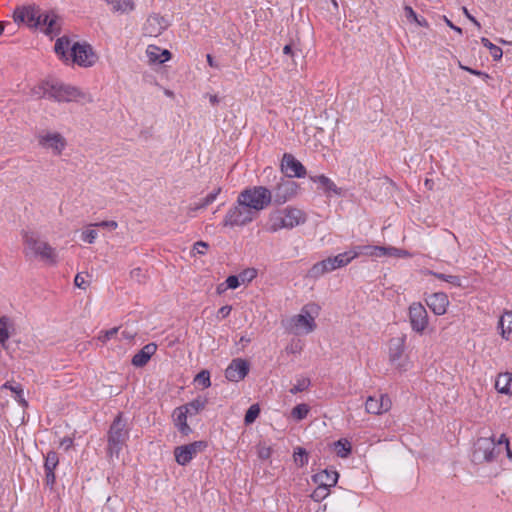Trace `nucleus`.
<instances>
[{"label": "nucleus", "instance_id": "7ed1b4c3", "mask_svg": "<svg viewBox=\"0 0 512 512\" xmlns=\"http://www.w3.org/2000/svg\"><path fill=\"white\" fill-rule=\"evenodd\" d=\"M130 429L128 421L122 412H119L110 425L107 433V454L110 457H119L123 447L129 439Z\"/></svg>", "mask_w": 512, "mask_h": 512}, {"label": "nucleus", "instance_id": "c03bdc74", "mask_svg": "<svg viewBox=\"0 0 512 512\" xmlns=\"http://www.w3.org/2000/svg\"><path fill=\"white\" fill-rule=\"evenodd\" d=\"M329 488L318 484L317 488L312 492L311 498L316 502L324 500L329 495Z\"/></svg>", "mask_w": 512, "mask_h": 512}, {"label": "nucleus", "instance_id": "49530a36", "mask_svg": "<svg viewBox=\"0 0 512 512\" xmlns=\"http://www.w3.org/2000/svg\"><path fill=\"white\" fill-rule=\"evenodd\" d=\"M293 457L295 463L300 467H303L308 463V453L304 448L298 447L297 450L294 452Z\"/></svg>", "mask_w": 512, "mask_h": 512}, {"label": "nucleus", "instance_id": "cd10ccee", "mask_svg": "<svg viewBox=\"0 0 512 512\" xmlns=\"http://www.w3.org/2000/svg\"><path fill=\"white\" fill-rule=\"evenodd\" d=\"M495 388L499 393L511 395L512 394V373L506 372L498 375Z\"/></svg>", "mask_w": 512, "mask_h": 512}, {"label": "nucleus", "instance_id": "774afa93", "mask_svg": "<svg viewBox=\"0 0 512 512\" xmlns=\"http://www.w3.org/2000/svg\"><path fill=\"white\" fill-rule=\"evenodd\" d=\"M444 20H445L446 24H447L450 28L454 29L455 31H457V32H458V33H460V34L462 33V29H461V28H459V27H457V26H455V25H454V24H453V23H452V22H451V21H450L446 16H444Z\"/></svg>", "mask_w": 512, "mask_h": 512}, {"label": "nucleus", "instance_id": "6e6d98bb", "mask_svg": "<svg viewBox=\"0 0 512 512\" xmlns=\"http://www.w3.org/2000/svg\"><path fill=\"white\" fill-rule=\"evenodd\" d=\"M74 284H75V286H77L78 288H81V289H86V287L88 285L85 278L82 276L81 273H78L75 276Z\"/></svg>", "mask_w": 512, "mask_h": 512}, {"label": "nucleus", "instance_id": "c756f323", "mask_svg": "<svg viewBox=\"0 0 512 512\" xmlns=\"http://www.w3.org/2000/svg\"><path fill=\"white\" fill-rule=\"evenodd\" d=\"M501 336L509 340L512 337V312H505L499 320Z\"/></svg>", "mask_w": 512, "mask_h": 512}, {"label": "nucleus", "instance_id": "39448f33", "mask_svg": "<svg viewBox=\"0 0 512 512\" xmlns=\"http://www.w3.org/2000/svg\"><path fill=\"white\" fill-rule=\"evenodd\" d=\"M501 453V448L491 437H480L473 446L471 460L474 464L490 463L497 459Z\"/></svg>", "mask_w": 512, "mask_h": 512}, {"label": "nucleus", "instance_id": "412c9836", "mask_svg": "<svg viewBox=\"0 0 512 512\" xmlns=\"http://www.w3.org/2000/svg\"><path fill=\"white\" fill-rule=\"evenodd\" d=\"M426 304L436 315H443L447 311V307L449 305L448 297L443 292H437L431 294L426 299Z\"/></svg>", "mask_w": 512, "mask_h": 512}, {"label": "nucleus", "instance_id": "c9c22d12", "mask_svg": "<svg viewBox=\"0 0 512 512\" xmlns=\"http://www.w3.org/2000/svg\"><path fill=\"white\" fill-rule=\"evenodd\" d=\"M220 192L221 188L218 187L216 190H214L213 192L209 193L206 197H204L199 203H196L194 207H190V210L195 212L200 209L206 208L216 200Z\"/></svg>", "mask_w": 512, "mask_h": 512}, {"label": "nucleus", "instance_id": "0e129e2a", "mask_svg": "<svg viewBox=\"0 0 512 512\" xmlns=\"http://www.w3.org/2000/svg\"><path fill=\"white\" fill-rule=\"evenodd\" d=\"M405 11L408 19L417 20V14L410 6H406Z\"/></svg>", "mask_w": 512, "mask_h": 512}, {"label": "nucleus", "instance_id": "680f3d73", "mask_svg": "<svg viewBox=\"0 0 512 512\" xmlns=\"http://www.w3.org/2000/svg\"><path fill=\"white\" fill-rule=\"evenodd\" d=\"M50 16H51V13H41L40 12V19H39V25L38 26L46 27L47 22H48Z\"/></svg>", "mask_w": 512, "mask_h": 512}, {"label": "nucleus", "instance_id": "7c9ffc66", "mask_svg": "<svg viewBox=\"0 0 512 512\" xmlns=\"http://www.w3.org/2000/svg\"><path fill=\"white\" fill-rule=\"evenodd\" d=\"M333 450L340 458H347L352 452V445L346 438L339 439L333 443Z\"/></svg>", "mask_w": 512, "mask_h": 512}, {"label": "nucleus", "instance_id": "bb28decb", "mask_svg": "<svg viewBox=\"0 0 512 512\" xmlns=\"http://www.w3.org/2000/svg\"><path fill=\"white\" fill-rule=\"evenodd\" d=\"M111 6V11L118 14H128L135 9L133 0H103Z\"/></svg>", "mask_w": 512, "mask_h": 512}, {"label": "nucleus", "instance_id": "e433bc0d", "mask_svg": "<svg viewBox=\"0 0 512 512\" xmlns=\"http://www.w3.org/2000/svg\"><path fill=\"white\" fill-rule=\"evenodd\" d=\"M10 319L7 316L0 317V346L6 348V342L10 337L9 333Z\"/></svg>", "mask_w": 512, "mask_h": 512}, {"label": "nucleus", "instance_id": "dca6fc26", "mask_svg": "<svg viewBox=\"0 0 512 512\" xmlns=\"http://www.w3.org/2000/svg\"><path fill=\"white\" fill-rule=\"evenodd\" d=\"M250 364L242 358H235L231 361L225 370V377L232 382H238L244 379L249 373Z\"/></svg>", "mask_w": 512, "mask_h": 512}, {"label": "nucleus", "instance_id": "37998d69", "mask_svg": "<svg viewBox=\"0 0 512 512\" xmlns=\"http://www.w3.org/2000/svg\"><path fill=\"white\" fill-rule=\"evenodd\" d=\"M260 414V408L257 404L251 405L246 411L244 416V422L246 425L252 424Z\"/></svg>", "mask_w": 512, "mask_h": 512}, {"label": "nucleus", "instance_id": "4d7b16f0", "mask_svg": "<svg viewBox=\"0 0 512 512\" xmlns=\"http://www.w3.org/2000/svg\"><path fill=\"white\" fill-rule=\"evenodd\" d=\"M208 247H209L208 243H206L204 241H198L194 244V250H196V252L198 254H205Z\"/></svg>", "mask_w": 512, "mask_h": 512}, {"label": "nucleus", "instance_id": "20e7f679", "mask_svg": "<svg viewBox=\"0 0 512 512\" xmlns=\"http://www.w3.org/2000/svg\"><path fill=\"white\" fill-rule=\"evenodd\" d=\"M238 197L239 203L253 210L256 215L272 203V192L264 186L246 188Z\"/></svg>", "mask_w": 512, "mask_h": 512}, {"label": "nucleus", "instance_id": "a211bd4d", "mask_svg": "<svg viewBox=\"0 0 512 512\" xmlns=\"http://www.w3.org/2000/svg\"><path fill=\"white\" fill-rule=\"evenodd\" d=\"M169 26V22L159 14L150 15L143 26L144 35L157 37Z\"/></svg>", "mask_w": 512, "mask_h": 512}, {"label": "nucleus", "instance_id": "aec40b11", "mask_svg": "<svg viewBox=\"0 0 512 512\" xmlns=\"http://www.w3.org/2000/svg\"><path fill=\"white\" fill-rule=\"evenodd\" d=\"M39 144L52 149L56 155H60L66 146V140L59 133H48L46 135L40 136Z\"/></svg>", "mask_w": 512, "mask_h": 512}, {"label": "nucleus", "instance_id": "f257e3e1", "mask_svg": "<svg viewBox=\"0 0 512 512\" xmlns=\"http://www.w3.org/2000/svg\"><path fill=\"white\" fill-rule=\"evenodd\" d=\"M32 94L36 95L38 98L48 94L58 102L83 100L84 102L91 103L93 101L89 93H85L75 86L64 84L56 80L42 81L37 87L32 89Z\"/></svg>", "mask_w": 512, "mask_h": 512}, {"label": "nucleus", "instance_id": "79ce46f5", "mask_svg": "<svg viewBox=\"0 0 512 512\" xmlns=\"http://www.w3.org/2000/svg\"><path fill=\"white\" fill-rule=\"evenodd\" d=\"M311 385V381L309 378H299L297 379V383L289 390V392L293 395L308 390Z\"/></svg>", "mask_w": 512, "mask_h": 512}, {"label": "nucleus", "instance_id": "13d9d810", "mask_svg": "<svg viewBox=\"0 0 512 512\" xmlns=\"http://www.w3.org/2000/svg\"><path fill=\"white\" fill-rule=\"evenodd\" d=\"M93 225L97 226V227L109 228L111 230H115L117 228V226H118L117 222L113 221V220L102 221V222H99V223H96V224H93Z\"/></svg>", "mask_w": 512, "mask_h": 512}, {"label": "nucleus", "instance_id": "f03ea898", "mask_svg": "<svg viewBox=\"0 0 512 512\" xmlns=\"http://www.w3.org/2000/svg\"><path fill=\"white\" fill-rule=\"evenodd\" d=\"M23 253L27 259L37 258L47 265L55 266L58 262V255L47 241L33 231H23Z\"/></svg>", "mask_w": 512, "mask_h": 512}, {"label": "nucleus", "instance_id": "09e8293b", "mask_svg": "<svg viewBox=\"0 0 512 512\" xmlns=\"http://www.w3.org/2000/svg\"><path fill=\"white\" fill-rule=\"evenodd\" d=\"M238 276L242 283L250 282L257 276V271L254 268L245 269Z\"/></svg>", "mask_w": 512, "mask_h": 512}, {"label": "nucleus", "instance_id": "f704fd0d", "mask_svg": "<svg viewBox=\"0 0 512 512\" xmlns=\"http://www.w3.org/2000/svg\"><path fill=\"white\" fill-rule=\"evenodd\" d=\"M207 403H208L207 399L198 397V398L192 400L191 402H189L185 405H182V407L187 408L189 415H196L197 413H199L200 411L205 409Z\"/></svg>", "mask_w": 512, "mask_h": 512}, {"label": "nucleus", "instance_id": "2eb2a0df", "mask_svg": "<svg viewBox=\"0 0 512 512\" xmlns=\"http://www.w3.org/2000/svg\"><path fill=\"white\" fill-rule=\"evenodd\" d=\"M281 170L288 178H303L306 175V168L290 153L283 155Z\"/></svg>", "mask_w": 512, "mask_h": 512}, {"label": "nucleus", "instance_id": "ea45409f", "mask_svg": "<svg viewBox=\"0 0 512 512\" xmlns=\"http://www.w3.org/2000/svg\"><path fill=\"white\" fill-rule=\"evenodd\" d=\"M59 463V457L57 452L49 451L45 457L44 469L45 471H55Z\"/></svg>", "mask_w": 512, "mask_h": 512}, {"label": "nucleus", "instance_id": "2f4dec72", "mask_svg": "<svg viewBox=\"0 0 512 512\" xmlns=\"http://www.w3.org/2000/svg\"><path fill=\"white\" fill-rule=\"evenodd\" d=\"M71 40L64 36L59 38L55 43V52L61 56V59H68V54L71 57Z\"/></svg>", "mask_w": 512, "mask_h": 512}, {"label": "nucleus", "instance_id": "9d476101", "mask_svg": "<svg viewBox=\"0 0 512 512\" xmlns=\"http://www.w3.org/2000/svg\"><path fill=\"white\" fill-rule=\"evenodd\" d=\"M73 64H95L99 57L93 47L87 42H74L71 46Z\"/></svg>", "mask_w": 512, "mask_h": 512}, {"label": "nucleus", "instance_id": "bf43d9fd", "mask_svg": "<svg viewBox=\"0 0 512 512\" xmlns=\"http://www.w3.org/2000/svg\"><path fill=\"white\" fill-rule=\"evenodd\" d=\"M232 310V307L229 306V305H226V306H223L221 307L218 312H217V316L224 319L226 317L229 316L230 312Z\"/></svg>", "mask_w": 512, "mask_h": 512}, {"label": "nucleus", "instance_id": "5fc2aeb1", "mask_svg": "<svg viewBox=\"0 0 512 512\" xmlns=\"http://www.w3.org/2000/svg\"><path fill=\"white\" fill-rule=\"evenodd\" d=\"M56 482V476L54 471H45V483L47 486H49L51 489L53 488L54 484Z\"/></svg>", "mask_w": 512, "mask_h": 512}, {"label": "nucleus", "instance_id": "a18cd8bd", "mask_svg": "<svg viewBox=\"0 0 512 512\" xmlns=\"http://www.w3.org/2000/svg\"><path fill=\"white\" fill-rule=\"evenodd\" d=\"M195 383L202 386L203 388H208L211 386L210 381V373L208 370H202L200 371L194 379Z\"/></svg>", "mask_w": 512, "mask_h": 512}, {"label": "nucleus", "instance_id": "3c124183", "mask_svg": "<svg viewBox=\"0 0 512 512\" xmlns=\"http://www.w3.org/2000/svg\"><path fill=\"white\" fill-rule=\"evenodd\" d=\"M118 330H119L118 327H114V328H111V329L106 330V331H101L98 339L101 342L105 343L108 340H110L112 337H114L118 333Z\"/></svg>", "mask_w": 512, "mask_h": 512}, {"label": "nucleus", "instance_id": "864d4df0", "mask_svg": "<svg viewBox=\"0 0 512 512\" xmlns=\"http://www.w3.org/2000/svg\"><path fill=\"white\" fill-rule=\"evenodd\" d=\"M225 282H226V287H228V289H236L240 286V283H241L238 275L228 276L226 278Z\"/></svg>", "mask_w": 512, "mask_h": 512}, {"label": "nucleus", "instance_id": "338daca9", "mask_svg": "<svg viewBox=\"0 0 512 512\" xmlns=\"http://www.w3.org/2000/svg\"><path fill=\"white\" fill-rule=\"evenodd\" d=\"M144 80L147 83L159 85V83L157 82L156 78L153 75L145 74L144 75Z\"/></svg>", "mask_w": 512, "mask_h": 512}, {"label": "nucleus", "instance_id": "1a4fd4ad", "mask_svg": "<svg viewBox=\"0 0 512 512\" xmlns=\"http://www.w3.org/2000/svg\"><path fill=\"white\" fill-rule=\"evenodd\" d=\"M320 307L315 303L306 304L301 313L293 317L292 321L296 329H302L304 332H312L315 327V315L318 314Z\"/></svg>", "mask_w": 512, "mask_h": 512}, {"label": "nucleus", "instance_id": "b1692460", "mask_svg": "<svg viewBox=\"0 0 512 512\" xmlns=\"http://www.w3.org/2000/svg\"><path fill=\"white\" fill-rule=\"evenodd\" d=\"M157 345L155 343L146 344L132 358L131 363L135 367H144L150 358L156 353Z\"/></svg>", "mask_w": 512, "mask_h": 512}, {"label": "nucleus", "instance_id": "e2e57ef3", "mask_svg": "<svg viewBox=\"0 0 512 512\" xmlns=\"http://www.w3.org/2000/svg\"><path fill=\"white\" fill-rule=\"evenodd\" d=\"M502 438L504 439V442H505V450L507 453V457L509 459H512V451L510 449L509 439L505 436V434H502Z\"/></svg>", "mask_w": 512, "mask_h": 512}, {"label": "nucleus", "instance_id": "603ef678", "mask_svg": "<svg viewBox=\"0 0 512 512\" xmlns=\"http://www.w3.org/2000/svg\"><path fill=\"white\" fill-rule=\"evenodd\" d=\"M97 237V232L92 229H88L82 232L81 238L84 242L92 244Z\"/></svg>", "mask_w": 512, "mask_h": 512}, {"label": "nucleus", "instance_id": "052dcab7", "mask_svg": "<svg viewBox=\"0 0 512 512\" xmlns=\"http://www.w3.org/2000/svg\"><path fill=\"white\" fill-rule=\"evenodd\" d=\"M258 456L260 459H268L271 456V448L270 447H261L258 450Z\"/></svg>", "mask_w": 512, "mask_h": 512}, {"label": "nucleus", "instance_id": "4c0bfd02", "mask_svg": "<svg viewBox=\"0 0 512 512\" xmlns=\"http://www.w3.org/2000/svg\"><path fill=\"white\" fill-rule=\"evenodd\" d=\"M309 412H310L309 405H307L305 403H301V404L296 405L291 410V417L296 421H301L307 417Z\"/></svg>", "mask_w": 512, "mask_h": 512}, {"label": "nucleus", "instance_id": "f3484780", "mask_svg": "<svg viewBox=\"0 0 512 512\" xmlns=\"http://www.w3.org/2000/svg\"><path fill=\"white\" fill-rule=\"evenodd\" d=\"M15 22L26 23L31 27H38L40 19V9L35 6L18 7L13 13Z\"/></svg>", "mask_w": 512, "mask_h": 512}, {"label": "nucleus", "instance_id": "423d86ee", "mask_svg": "<svg viewBox=\"0 0 512 512\" xmlns=\"http://www.w3.org/2000/svg\"><path fill=\"white\" fill-rule=\"evenodd\" d=\"M350 253L346 251L334 257H328L320 262L315 263L308 271V277L319 278L324 274L331 272L337 268L344 267L351 262Z\"/></svg>", "mask_w": 512, "mask_h": 512}, {"label": "nucleus", "instance_id": "f8f14e48", "mask_svg": "<svg viewBox=\"0 0 512 512\" xmlns=\"http://www.w3.org/2000/svg\"><path fill=\"white\" fill-rule=\"evenodd\" d=\"M399 250L394 247H383L376 245H358L349 250L351 260L364 255L370 257L395 256Z\"/></svg>", "mask_w": 512, "mask_h": 512}, {"label": "nucleus", "instance_id": "4be33fe9", "mask_svg": "<svg viewBox=\"0 0 512 512\" xmlns=\"http://www.w3.org/2000/svg\"><path fill=\"white\" fill-rule=\"evenodd\" d=\"M188 415L187 408L182 406L175 408L172 413L173 423L183 436H188L192 433V429L187 423Z\"/></svg>", "mask_w": 512, "mask_h": 512}, {"label": "nucleus", "instance_id": "473e14b6", "mask_svg": "<svg viewBox=\"0 0 512 512\" xmlns=\"http://www.w3.org/2000/svg\"><path fill=\"white\" fill-rule=\"evenodd\" d=\"M269 224V230L272 232H276L282 228H287V223L284 220V215L281 210H277L270 214Z\"/></svg>", "mask_w": 512, "mask_h": 512}, {"label": "nucleus", "instance_id": "58836bf2", "mask_svg": "<svg viewBox=\"0 0 512 512\" xmlns=\"http://www.w3.org/2000/svg\"><path fill=\"white\" fill-rule=\"evenodd\" d=\"M482 44L487 47L494 61H498L502 58L503 51L500 47L494 45L489 39L482 38Z\"/></svg>", "mask_w": 512, "mask_h": 512}, {"label": "nucleus", "instance_id": "69168bd1", "mask_svg": "<svg viewBox=\"0 0 512 512\" xmlns=\"http://www.w3.org/2000/svg\"><path fill=\"white\" fill-rule=\"evenodd\" d=\"M460 68L470 72L471 74H475V75H484L486 78H488L489 76L487 74H484L480 71H477V70H474L472 69L470 66H466V65H463V66H460Z\"/></svg>", "mask_w": 512, "mask_h": 512}, {"label": "nucleus", "instance_id": "6ab92c4d", "mask_svg": "<svg viewBox=\"0 0 512 512\" xmlns=\"http://www.w3.org/2000/svg\"><path fill=\"white\" fill-rule=\"evenodd\" d=\"M391 405L390 398L385 394H381L378 398L369 396L365 403V409L367 413L379 415L389 411Z\"/></svg>", "mask_w": 512, "mask_h": 512}, {"label": "nucleus", "instance_id": "4468645a", "mask_svg": "<svg viewBox=\"0 0 512 512\" xmlns=\"http://www.w3.org/2000/svg\"><path fill=\"white\" fill-rule=\"evenodd\" d=\"M409 321L414 332L422 334L428 326V314L425 307L418 302L409 306Z\"/></svg>", "mask_w": 512, "mask_h": 512}, {"label": "nucleus", "instance_id": "de8ad7c7", "mask_svg": "<svg viewBox=\"0 0 512 512\" xmlns=\"http://www.w3.org/2000/svg\"><path fill=\"white\" fill-rule=\"evenodd\" d=\"M59 29H60V27L58 24V17L54 13H51V16L47 22L46 27H45V31L48 34H53V33H57L59 31Z\"/></svg>", "mask_w": 512, "mask_h": 512}, {"label": "nucleus", "instance_id": "393cba45", "mask_svg": "<svg viewBox=\"0 0 512 512\" xmlns=\"http://www.w3.org/2000/svg\"><path fill=\"white\" fill-rule=\"evenodd\" d=\"M284 215V220L287 223V228L291 229L306 221V216L303 211L293 207H286L281 210Z\"/></svg>", "mask_w": 512, "mask_h": 512}, {"label": "nucleus", "instance_id": "0eeeda50", "mask_svg": "<svg viewBox=\"0 0 512 512\" xmlns=\"http://www.w3.org/2000/svg\"><path fill=\"white\" fill-rule=\"evenodd\" d=\"M256 216L253 210H250L244 204H240L239 197H237L236 205L228 210L223 224L230 227L244 226L252 222Z\"/></svg>", "mask_w": 512, "mask_h": 512}, {"label": "nucleus", "instance_id": "8fccbe9b", "mask_svg": "<svg viewBox=\"0 0 512 512\" xmlns=\"http://www.w3.org/2000/svg\"><path fill=\"white\" fill-rule=\"evenodd\" d=\"M283 53L285 55H290L292 62L296 63L297 59L300 55H302V52L300 50H295L291 44H287L283 48Z\"/></svg>", "mask_w": 512, "mask_h": 512}, {"label": "nucleus", "instance_id": "c85d7f7f", "mask_svg": "<svg viewBox=\"0 0 512 512\" xmlns=\"http://www.w3.org/2000/svg\"><path fill=\"white\" fill-rule=\"evenodd\" d=\"M1 389H9L14 393L15 400L22 408L28 407V402L23 397V388L21 384L7 381L2 385Z\"/></svg>", "mask_w": 512, "mask_h": 512}, {"label": "nucleus", "instance_id": "a878e982", "mask_svg": "<svg viewBox=\"0 0 512 512\" xmlns=\"http://www.w3.org/2000/svg\"><path fill=\"white\" fill-rule=\"evenodd\" d=\"M339 474L334 469H325L313 476L314 482L327 487H333L337 484Z\"/></svg>", "mask_w": 512, "mask_h": 512}, {"label": "nucleus", "instance_id": "6e6552de", "mask_svg": "<svg viewBox=\"0 0 512 512\" xmlns=\"http://www.w3.org/2000/svg\"><path fill=\"white\" fill-rule=\"evenodd\" d=\"M406 336L392 338L389 341V360L396 369L406 371L409 361L404 355Z\"/></svg>", "mask_w": 512, "mask_h": 512}, {"label": "nucleus", "instance_id": "9b49d317", "mask_svg": "<svg viewBox=\"0 0 512 512\" xmlns=\"http://www.w3.org/2000/svg\"><path fill=\"white\" fill-rule=\"evenodd\" d=\"M299 184L291 179L282 178L272 192V202L281 205L292 199L298 192Z\"/></svg>", "mask_w": 512, "mask_h": 512}, {"label": "nucleus", "instance_id": "a19ab883", "mask_svg": "<svg viewBox=\"0 0 512 512\" xmlns=\"http://www.w3.org/2000/svg\"><path fill=\"white\" fill-rule=\"evenodd\" d=\"M429 273L431 275H433L435 278H437L439 280L446 281V282H448L449 284H451L453 286H456V287L461 286V279H460L459 276H456V275H446L444 273H438V272H433V271H430Z\"/></svg>", "mask_w": 512, "mask_h": 512}, {"label": "nucleus", "instance_id": "72a5a7b5", "mask_svg": "<svg viewBox=\"0 0 512 512\" xmlns=\"http://www.w3.org/2000/svg\"><path fill=\"white\" fill-rule=\"evenodd\" d=\"M310 179H311V181H313L315 183H319L323 187L325 192H327V193L333 192L335 194H339V190H338L337 186L327 176H325V175L310 176Z\"/></svg>", "mask_w": 512, "mask_h": 512}, {"label": "nucleus", "instance_id": "5701e85b", "mask_svg": "<svg viewBox=\"0 0 512 512\" xmlns=\"http://www.w3.org/2000/svg\"><path fill=\"white\" fill-rule=\"evenodd\" d=\"M146 56L150 64H164L171 60L172 53L167 49H161L156 45H148Z\"/></svg>", "mask_w": 512, "mask_h": 512}, {"label": "nucleus", "instance_id": "ddd939ff", "mask_svg": "<svg viewBox=\"0 0 512 512\" xmlns=\"http://www.w3.org/2000/svg\"><path fill=\"white\" fill-rule=\"evenodd\" d=\"M206 447V441H194L186 445L177 446L174 449L175 460L179 465L185 466Z\"/></svg>", "mask_w": 512, "mask_h": 512}]
</instances>
